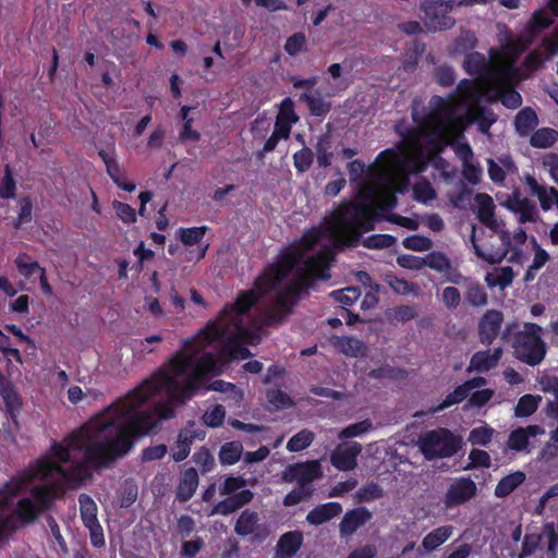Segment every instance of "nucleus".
<instances>
[{
  "label": "nucleus",
  "mask_w": 558,
  "mask_h": 558,
  "mask_svg": "<svg viewBox=\"0 0 558 558\" xmlns=\"http://www.w3.org/2000/svg\"><path fill=\"white\" fill-rule=\"evenodd\" d=\"M225 338V329L216 323H207L196 335L183 341L182 349L172 355L166 367L147 378L146 386L153 384L155 389L166 386L179 402H187L217 372L215 355L203 351Z\"/></svg>",
  "instance_id": "1"
},
{
  "label": "nucleus",
  "mask_w": 558,
  "mask_h": 558,
  "mask_svg": "<svg viewBox=\"0 0 558 558\" xmlns=\"http://www.w3.org/2000/svg\"><path fill=\"white\" fill-rule=\"evenodd\" d=\"M112 420H108L105 411L92 417L78 429L66 436L62 442L53 441L51 454L56 461L38 460L36 463L38 476L45 478L51 473L59 474L65 482L75 486L92 480L93 472H100L109 468L98 466L90 462L88 452L90 448L102 444V434L107 433Z\"/></svg>",
  "instance_id": "2"
},
{
  "label": "nucleus",
  "mask_w": 558,
  "mask_h": 558,
  "mask_svg": "<svg viewBox=\"0 0 558 558\" xmlns=\"http://www.w3.org/2000/svg\"><path fill=\"white\" fill-rule=\"evenodd\" d=\"M157 427L158 420L154 417V413L149 410L138 412L135 409L119 416L116 423L109 426L107 432L114 428V436L109 437L104 433V445L90 448L87 458L90 462H96L98 466L112 468L118 459L131 451L138 437L150 434Z\"/></svg>",
  "instance_id": "3"
},
{
  "label": "nucleus",
  "mask_w": 558,
  "mask_h": 558,
  "mask_svg": "<svg viewBox=\"0 0 558 558\" xmlns=\"http://www.w3.org/2000/svg\"><path fill=\"white\" fill-rule=\"evenodd\" d=\"M377 214L366 196L342 206L326 226V232L333 243L349 246L359 242L363 232L372 231Z\"/></svg>",
  "instance_id": "4"
},
{
  "label": "nucleus",
  "mask_w": 558,
  "mask_h": 558,
  "mask_svg": "<svg viewBox=\"0 0 558 558\" xmlns=\"http://www.w3.org/2000/svg\"><path fill=\"white\" fill-rule=\"evenodd\" d=\"M147 379H145L140 386L135 387L133 390L129 391L125 396L119 398L117 401L111 403L106 410V414L108 415V420H112L113 424L117 418L121 415L128 414L135 409L141 408L144 403H146L150 398L165 390L168 395V399L163 401H159L155 403V405L149 409L151 413H154V417L158 420V424L161 421L171 420L175 416V407L180 404H184L185 402H179L175 398L174 392H170L166 386H161L156 388L151 385L146 386Z\"/></svg>",
  "instance_id": "5"
},
{
  "label": "nucleus",
  "mask_w": 558,
  "mask_h": 558,
  "mask_svg": "<svg viewBox=\"0 0 558 558\" xmlns=\"http://www.w3.org/2000/svg\"><path fill=\"white\" fill-rule=\"evenodd\" d=\"M518 326L517 322L507 324L501 340L511 343L513 356L520 362L532 367L539 365L547 353L543 328L536 323H524L522 330L513 331Z\"/></svg>",
  "instance_id": "6"
},
{
  "label": "nucleus",
  "mask_w": 558,
  "mask_h": 558,
  "mask_svg": "<svg viewBox=\"0 0 558 558\" xmlns=\"http://www.w3.org/2000/svg\"><path fill=\"white\" fill-rule=\"evenodd\" d=\"M245 290L241 291L233 303H228L220 311L218 317L210 323H216L220 328L226 330V337L234 331L248 343L255 344L252 335L244 328L242 316L247 314L251 308L259 301V299L267 292L262 290Z\"/></svg>",
  "instance_id": "7"
},
{
  "label": "nucleus",
  "mask_w": 558,
  "mask_h": 558,
  "mask_svg": "<svg viewBox=\"0 0 558 558\" xmlns=\"http://www.w3.org/2000/svg\"><path fill=\"white\" fill-rule=\"evenodd\" d=\"M303 252L299 248L286 247L277 256V260L268 265L255 279L254 286L262 292L276 289L288 275L303 260Z\"/></svg>",
  "instance_id": "8"
},
{
  "label": "nucleus",
  "mask_w": 558,
  "mask_h": 558,
  "mask_svg": "<svg viewBox=\"0 0 558 558\" xmlns=\"http://www.w3.org/2000/svg\"><path fill=\"white\" fill-rule=\"evenodd\" d=\"M417 447L428 461L450 458L459 451L461 437L448 428L438 427L421 434L417 439Z\"/></svg>",
  "instance_id": "9"
},
{
  "label": "nucleus",
  "mask_w": 558,
  "mask_h": 558,
  "mask_svg": "<svg viewBox=\"0 0 558 558\" xmlns=\"http://www.w3.org/2000/svg\"><path fill=\"white\" fill-rule=\"evenodd\" d=\"M458 0H423L420 10L424 14V25L430 33L451 29L456 19L451 15Z\"/></svg>",
  "instance_id": "10"
},
{
  "label": "nucleus",
  "mask_w": 558,
  "mask_h": 558,
  "mask_svg": "<svg viewBox=\"0 0 558 558\" xmlns=\"http://www.w3.org/2000/svg\"><path fill=\"white\" fill-rule=\"evenodd\" d=\"M477 492L475 482L470 477H459L451 483L445 494L444 504L451 509L470 501Z\"/></svg>",
  "instance_id": "11"
},
{
  "label": "nucleus",
  "mask_w": 558,
  "mask_h": 558,
  "mask_svg": "<svg viewBox=\"0 0 558 558\" xmlns=\"http://www.w3.org/2000/svg\"><path fill=\"white\" fill-rule=\"evenodd\" d=\"M323 474L320 463L317 460L299 462L288 465L283 473V480L288 483L298 482L300 486L307 485Z\"/></svg>",
  "instance_id": "12"
},
{
  "label": "nucleus",
  "mask_w": 558,
  "mask_h": 558,
  "mask_svg": "<svg viewBox=\"0 0 558 558\" xmlns=\"http://www.w3.org/2000/svg\"><path fill=\"white\" fill-rule=\"evenodd\" d=\"M504 314L499 310H487L478 320V340L484 345H490L502 333Z\"/></svg>",
  "instance_id": "13"
},
{
  "label": "nucleus",
  "mask_w": 558,
  "mask_h": 558,
  "mask_svg": "<svg viewBox=\"0 0 558 558\" xmlns=\"http://www.w3.org/2000/svg\"><path fill=\"white\" fill-rule=\"evenodd\" d=\"M204 438L205 432L203 429L195 428V422L190 421L178 434L175 450L171 453L172 460L175 462L184 461L191 452V446L193 442L196 439L202 440Z\"/></svg>",
  "instance_id": "14"
},
{
  "label": "nucleus",
  "mask_w": 558,
  "mask_h": 558,
  "mask_svg": "<svg viewBox=\"0 0 558 558\" xmlns=\"http://www.w3.org/2000/svg\"><path fill=\"white\" fill-rule=\"evenodd\" d=\"M333 259L332 248L325 246L304 260V270L313 275L316 280H328L330 279L329 268Z\"/></svg>",
  "instance_id": "15"
},
{
  "label": "nucleus",
  "mask_w": 558,
  "mask_h": 558,
  "mask_svg": "<svg viewBox=\"0 0 558 558\" xmlns=\"http://www.w3.org/2000/svg\"><path fill=\"white\" fill-rule=\"evenodd\" d=\"M37 475V470H24L5 482L0 488V508L9 506L12 498L22 494Z\"/></svg>",
  "instance_id": "16"
},
{
  "label": "nucleus",
  "mask_w": 558,
  "mask_h": 558,
  "mask_svg": "<svg viewBox=\"0 0 558 558\" xmlns=\"http://www.w3.org/2000/svg\"><path fill=\"white\" fill-rule=\"evenodd\" d=\"M362 451L361 444L353 441L339 445L330 456L331 464L339 471H352L356 468V458Z\"/></svg>",
  "instance_id": "17"
},
{
  "label": "nucleus",
  "mask_w": 558,
  "mask_h": 558,
  "mask_svg": "<svg viewBox=\"0 0 558 558\" xmlns=\"http://www.w3.org/2000/svg\"><path fill=\"white\" fill-rule=\"evenodd\" d=\"M454 95L459 96L460 101L465 105L468 109L481 106V101L484 97V89L477 81L462 78L458 83L454 92L450 94V99L453 98Z\"/></svg>",
  "instance_id": "18"
},
{
  "label": "nucleus",
  "mask_w": 558,
  "mask_h": 558,
  "mask_svg": "<svg viewBox=\"0 0 558 558\" xmlns=\"http://www.w3.org/2000/svg\"><path fill=\"white\" fill-rule=\"evenodd\" d=\"M372 517L373 513L365 507H356L347 511L339 523L340 535L351 536L365 525Z\"/></svg>",
  "instance_id": "19"
},
{
  "label": "nucleus",
  "mask_w": 558,
  "mask_h": 558,
  "mask_svg": "<svg viewBox=\"0 0 558 558\" xmlns=\"http://www.w3.org/2000/svg\"><path fill=\"white\" fill-rule=\"evenodd\" d=\"M298 121L299 117L294 110V102L289 97L284 98L280 104L274 130L276 133L281 134L283 140H288L293 124Z\"/></svg>",
  "instance_id": "20"
},
{
  "label": "nucleus",
  "mask_w": 558,
  "mask_h": 558,
  "mask_svg": "<svg viewBox=\"0 0 558 558\" xmlns=\"http://www.w3.org/2000/svg\"><path fill=\"white\" fill-rule=\"evenodd\" d=\"M41 513V509L32 498L24 497L16 502L14 510L8 518H12L13 523L19 524L20 529L34 523Z\"/></svg>",
  "instance_id": "21"
},
{
  "label": "nucleus",
  "mask_w": 558,
  "mask_h": 558,
  "mask_svg": "<svg viewBox=\"0 0 558 558\" xmlns=\"http://www.w3.org/2000/svg\"><path fill=\"white\" fill-rule=\"evenodd\" d=\"M98 156L101 158L106 166L107 174L118 187L126 192H133L135 190L136 185L134 182H126L124 172L113 154H110L105 149H100L98 151Z\"/></svg>",
  "instance_id": "22"
},
{
  "label": "nucleus",
  "mask_w": 558,
  "mask_h": 558,
  "mask_svg": "<svg viewBox=\"0 0 558 558\" xmlns=\"http://www.w3.org/2000/svg\"><path fill=\"white\" fill-rule=\"evenodd\" d=\"M253 498L254 494L252 490L242 489L232 496L229 495V497L216 504L210 511V515H229L250 504Z\"/></svg>",
  "instance_id": "23"
},
{
  "label": "nucleus",
  "mask_w": 558,
  "mask_h": 558,
  "mask_svg": "<svg viewBox=\"0 0 558 558\" xmlns=\"http://www.w3.org/2000/svg\"><path fill=\"white\" fill-rule=\"evenodd\" d=\"M253 498L254 494L252 490L242 489L232 496L229 495V497L216 504L210 511V515H229L250 504Z\"/></svg>",
  "instance_id": "24"
},
{
  "label": "nucleus",
  "mask_w": 558,
  "mask_h": 558,
  "mask_svg": "<svg viewBox=\"0 0 558 558\" xmlns=\"http://www.w3.org/2000/svg\"><path fill=\"white\" fill-rule=\"evenodd\" d=\"M429 106V117L438 124L439 130L452 122L454 106L449 99L435 95L430 98Z\"/></svg>",
  "instance_id": "25"
},
{
  "label": "nucleus",
  "mask_w": 558,
  "mask_h": 558,
  "mask_svg": "<svg viewBox=\"0 0 558 558\" xmlns=\"http://www.w3.org/2000/svg\"><path fill=\"white\" fill-rule=\"evenodd\" d=\"M0 396L3 400L7 414L15 427H19V414L22 408V398L14 387L13 383L10 380L0 386Z\"/></svg>",
  "instance_id": "26"
},
{
  "label": "nucleus",
  "mask_w": 558,
  "mask_h": 558,
  "mask_svg": "<svg viewBox=\"0 0 558 558\" xmlns=\"http://www.w3.org/2000/svg\"><path fill=\"white\" fill-rule=\"evenodd\" d=\"M502 348H495L493 351L483 350L475 352L471 360L468 371L485 373L495 368L502 356Z\"/></svg>",
  "instance_id": "27"
},
{
  "label": "nucleus",
  "mask_w": 558,
  "mask_h": 558,
  "mask_svg": "<svg viewBox=\"0 0 558 558\" xmlns=\"http://www.w3.org/2000/svg\"><path fill=\"white\" fill-rule=\"evenodd\" d=\"M465 117L470 123L477 124V130L482 134H489L492 125L496 123L498 119L497 114L490 108L482 105L468 108Z\"/></svg>",
  "instance_id": "28"
},
{
  "label": "nucleus",
  "mask_w": 558,
  "mask_h": 558,
  "mask_svg": "<svg viewBox=\"0 0 558 558\" xmlns=\"http://www.w3.org/2000/svg\"><path fill=\"white\" fill-rule=\"evenodd\" d=\"M199 476L195 468L190 466L182 473L175 490V498L180 502H187L195 494Z\"/></svg>",
  "instance_id": "29"
},
{
  "label": "nucleus",
  "mask_w": 558,
  "mask_h": 558,
  "mask_svg": "<svg viewBox=\"0 0 558 558\" xmlns=\"http://www.w3.org/2000/svg\"><path fill=\"white\" fill-rule=\"evenodd\" d=\"M332 344L340 353L349 357H363L367 352L364 341L351 336H335Z\"/></svg>",
  "instance_id": "30"
},
{
  "label": "nucleus",
  "mask_w": 558,
  "mask_h": 558,
  "mask_svg": "<svg viewBox=\"0 0 558 558\" xmlns=\"http://www.w3.org/2000/svg\"><path fill=\"white\" fill-rule=\"evenodd\" d=\"M342 512V506L337 501H329L313 508L306 515V521L312 525H320L338 517Z\"/></svg>",
  "instance_id": "31"
},
{
  "label": "nucleus",
  "mask_w": 558,
  "mask_h": 558,
  "mask_svg": "<svg viewBox=\"0 0 558 558\" xmlns=\"http://www.w3.org/2000/svg\"><path fill=\"white\" fill-rule=\"evenodd\" d=\"M553 13L549 8L537 9L532 13V16L526 25V33L531 39L536 38L543 31L549 28L554 24Z\"/></svg>",
  "instance_id": "32"
},
{
  "label": "nucleus",
  "mask_w": 558,
  "mask_h": 558,
  "mask_svg": "<svg viewBox=\"0 0 558 558\" xmlns=\"http://www.w3.org/2000/svg\"><path fill=\"white\" fill-rule=\"evenodd\" d=\"M303 535L301 532L292 531L282 534L277 543L276 551L280 558H291L301 548Z\"/></svg>",
  "instance_id": "33"
},
{
  "label": "nucleus",
  "mask_w": 558,
  "mask_h": 558,
  "mask_svg": "<svg viewBox=\"0 0 558 558\" xmlns=\"http://www.w3.org/2000/svg\"><path fill=\"white\" fill-rule=\"evenodd\" d=\"M34 501L41 509V512L51 509L58 498V487L53 484L36 485L31 489Z\"/></svg>",
  "instance_id": "34"
},
{
  "label": "nucleus",
  "mask_w": 558,
  "mask_h": 558,
  "mask_svg": "<svg viewBox=\"0 0 558 558\" xmlns=\"http://www.w3.org/2000/svg\"><path fill=\"white\" fill-rule=\"evenodd\" d=\"M452 525L438 526L424 536L422 547L426 553H432L445 544L452 536Z\"/></svg>",
  "instance_id": "35"
},
{
  "label": "nucleus",
  "mask_w": 558,
  "mask_h": 558,
  "mask_svg": "<svg viewBox=\"0 0 558 558\" xmlns=\"http://www.w3.org/2000/svg\"><path fill=\"white\" fill-rule=\"evenodd\" d=\"M465 302L475 308L484 307L488 304V295L481 282L473 278L463 287Z\"/></svg>",
  "instance_id": "36"
},
{
  "label": "nucleus",
  "mask_w": 558,
  "mask_h": 558,
  "mask_svg": "<svg viewBox=\"0 0 558 558\" xmlns=\"http://www.w3.org/2000/svg\"><path fill=\"white\" fill-rule=\"evenodd\" d=\"M537 124V114L531 107H524L514 118V128L521 137L530 135Z\"/></svg>",
  "instance_id": "37"
},
{
  "label": "nucleus",
  "mask_w": 558,
  "mask_h": 558,
  "mask_svg": "<svg viewBox=\"0 0 558 558\" xmlns=\"http://www.w3.org/2000/svg\"><path fill=\"white\" fill-rule=\"evenodd\" d=\"M400 162L401 157L399 153L391 148H387L377 155L375 163L372 165L368 170L374 171L375 169H378L383 174H389L400 166Z\"/></svg>",
  "instance_id": "38"
},
{
  "label": "nucleus",
  "mask_w": 558,
  "mask_h": 558,
  "mask_svg": "<svg viewBox=\"0 0 558 558\" xmlns=\"http://www.w3.org/2000/svg\"><path fill=\"white\" fill-rule=\"evenodd\" d=\"M525 478L526 475L522 471H515L504 476L495 487V496L497 498L508 497L512 492H514L520 485L524 483Z\"/></svg>",
  "instance_id": "39"
},
{
  "label": "nucleus",
  "mask_w": 558,
  "mask_h": 558,
  "mask_svg": "<svg viewBox=\"0 0 558 558\" xmlns=\"http://www.w3.org/2000/svg\"><path fill=\"white\" fill-rule=\"evenodd\" d=\"M514 278V272L512 267L505 266L495 268L492 272H488L485 276V282L489 288L499 287L500 289H505L509 287Z\"/></svg>",
  "instance_id": "40"
},
{
  "label": "nucleus",
  "mask_w": 558,
  "mask_h": 558,
  "mask_svg": "<svg viewBox=\"0 0 558 558\" xmlns=\"http://www.w3.org/2000/svg\"><path fill=\"white\" fill-rule=\"evenodd\" d=\"M489 66L485 56L477 51L466 53L463 61V68L470 75H483L489 71Z\"/></svg>",
  "instance_id": "41"
},
{
  "label": "nucleus",
  "mask_w": 558,
  "mask_h": 558,
  "mask_svg": "<svg viewBox=\"0 0 558 558\" xmlns=\"http://www.w3.org/2000/svg\"><path fill=\"white\" fill-rule=\"evenodd\" d=\"M202 389L205 391H218L226 393L227 398L232 400L234 403H239L243 399V392L234 384L222 379H217L209 384L206 383Z\"/></svg>",
  "instance_id": "42"
},
{
  "label": "nucleus",
  "mask_w": 558,
  "mask_h": 558,
  "mask_svg": "<svg viewBox=\"0 0 558 558\" xmlns=\"http://www.w3.org/2000/svg\"><path fill=\"white\" fill-rule=\"evenodd\" d=\"M78 504L81 520L84 526L95 525V523L99 522L97 518V505L89 495L85 493L81 494L78 496Z\"/></svg>",
  "instance_id": "43"
},
{
  "label": "nucleus",
  "mask_w": 558,
  "mask_h": 558,
  "mask_svg": "<svg viewBox=\"0 0 558 558\" xmlns=\"http://www.w3.org/2000/svg\"><path fill=\"white\" fill-rule=\"evenodd\" d=\"M558 141V131L551 128L537 129L530 136V145L535 148H549Z\"/></svg>",
  "instance_id": "44"
},
{
  "label": "nucleus",
  "mask_w": 558,
  "mask_h": 558,
  "mask_svg": "<svg viewBox=\"0 0 558 558\" xmlns=\"http://www.w3.org/2000/svg\"><path fill=\"white\" fill-rule=\"evenodd\" d=\"M257 522H258L257 512L246 509L238 518L235 525H234V532L239 536H247V535L254 533Z\"/></svg>",
  "instance_id": "45"
},
{
  "label": "nucleus",
  "mask_w": 558,
  "mask_h": 558,
  "mask_svg": "<svg viewBox=\"0 0 558 558\" xmlns=\"http://www.w3.org/2000/svg\"><path fill=\"white\" fill-rule=\"evenodd\" d=\"M317 163L320 168H327L331 165L333 154L331 149V137L329 134H323L317 138L315 146Z\"/></svg>",
  "instance_id": "46"
},
{
  "label": "nucleus",
  "mask_w": 558,
  "mask_h": 558,
  "mask_svg": "<svg viewBox=\"0 0 558 558\" xmlns=\"http://www.w3.org/2000/svg\"><path fill=\"white\" fill-rule=\"evenodd\" d=\"M242 451L243 447L239 441L226 442L219 450V461L222 465H233L240 460Z\"/></svg>",
  "instance_id": "47"
},
{
  "label": "nucleus",
  "mask_w": 558,
  "mask_h": 558,
  "mask_svg": "<svg viewBox=\"0 0 558 558\" xmlns=\"http://www.w3.org/2000/svg\"><path fill=\"white\" fill-rule=\"evenodd\" d=\"M477 205V218L482 223H487L495 216V205L492 196L486 193H477L475 195Z\"/></svg>",
  "instance_id": "48"
},
{
  "label": "nucleus",
  "mask_w": 558,
  "mask_h": 558,
  "mask_svg": "<svg viewBox=\"0 0 558 558\" xmlns=\"http://www.w3.org/2000/svg\"><path fill=\"white\" fill-rule=\"evenodd\" d=\"M497 98L508 109H517L522 105V97L511 85L500 86L497 92Z\"/></svg>",
  "instance_id": "49"
},
{
  "label": "nucleus",
  "mask_w": 558,
  "mask_h": 558,
  "mask_svg": "<svg viewBox=\"0 0 558 558\" xmlns=\"http://www.w3.org/2000/svg\"><path fill=\"white\" fill-rule=\"evenodd\" d=\"M316 279L313 275L306 272L304 269L298 272V276L294 280L290 281L286 287L298 298L303 292L313 288Z\"/></svg>",
  "instance_id": "50"
},
{
  "label": "nucleus",
  "mask_w": 558,
  "mask_h": 558,
  "mask_svg": "<svg viewBox=\"0 0 558 558\" xmlns=\"http://www.w3.org/2000/svg\"><path fill=\"white\" fill-rule=\"evenodd\" d=\"M300 100L306 102L308 110L314 117H324L330 110V105L318 95L314 96L308 93H303L300 96Z\"/></svg>",
  "instance_id": "51"
},
{
  "label": "nucleus",
  "mask_w": 558,
  "mask_h": 558,
  "mask_svg": "<svg viewBox=\"0 0 558 558\" xmlns=\"http://www.w3.org/2000/svg\"><path fill=\"white\" fill-rule=\"evenodd\" d=\"M542 398L539 396L524 395L522 396L514 409V414L518 417H527L534 414L538 408Z\"/></svg>",
  "instance_id": "52"
},
{
  "label": "nucleus",
  "mask_w": 558,
  "mask_h": 558,
  "mask_svg": "<svg viewBox=\"0 0 558 558\" xmlns=\"http://www.w3.org/2000/svg\"><path fill=\"white\" fill-rule=\"evenodd\" d=\"M314 440V433L308 429H302L293 435L287 442V450L290 452H299L307 447Z\"/></svg>",
  "instance_id": "53"
},
{
  "label": "nucleus",
  "mask_w": 558,
  "mask_h": 558,
  "mask_svg": "<svg viewBox=\"0 0 558 558\" xmlns=\"http://www.w3.org/2000/svg\"><path fill=\"white\" fill-rule=\"evenodd\" d=\"M361 296V290L357 287H347L343 289L330 292L329 298L335 302L341 303L344 306L353 305Z\"/></svg>",
  "instance_id": "54"
},
{
  "label": "nucleus",
  "mask_w": 558,
  "mask_h": 558,
  "mask_svg": "<svg viewBox=\"0 0 558 558\" xmlns=\"http://www.w3.org/2000/svg\"><path fill=\"white\" fill-rule=\"evenodd\" d=\"M298 301L299 298L294 295L287 287H284L277 293L274 306L282 311L286 315H290Z\"/></svg>",
  "instance_id": "55"
},
{
  "label": "nucleus",
  "mask_w": 558,
  "mask_h": 558,
  "mask_svg": "<svg viewBox=\"0 0 558 558\" xmlns=\"http://www.w3.org/2000/svg\"><path fill=\"white\" fill-rule=\"evenodd\" d=\"M230 335L227 336L228 340L223 343V352L228 353L231 359H248L252 355L251 351L240 343L238 337H229Z\"/></svg>",
  "instance_id": "56"
},
{
  "label": "nucleus",
  "mask_w": 558,
  "mask_h": 558,
  "mask_svg": "<svg viewBox=\"0 0 558 558\" xmlns=\"http://www.w3.org/2000/svg\"><path fill=\"white\" fill-rule=\"evenodd\" d=\"M207 230V226L180 228V241L186 246L196 245L201 243Z\"/></svg>",
  "instance_id": "57"
},
{
  "label": "nucleus",
  "mask_w": 558,
  "mask_h": 558,
  "mask_svg": "<svg viewBox=\"0 0 558 558\" xmlns=\"http://www.w3.org/2000/svg\"><path fill=\"white\" fill-rule=\"evenodd\" d=\"M15 265L19 272L26 279L32 278L36 272L40 274L43 267L36 260H31L29 256L25 253L20 254L15 258Z\"/></svg>",
  "instance_id": "58"
},
{
  "label": "nucleus",
  "mask_w": 558,
  "mask_h": 558,
  "mask_svg": "<svg viewBox=\"0 0 558 558\" xmlns=\"http://www.w3.org/2000/svg\"><path fill=\"white\" fill-rule=\"evenodd\" d=\"M266 399L276 410L289 409L294 405L292 398L280 389H268Z\"/></svg>",
  "instance_id": "59"
},
{
  "label": "nucleus",
  "mask_w": 558,
  "mask_h": 558,
  "mask_svg": "<svg viewBox=\"0 0 558 558\" xmlns=\"http://www.w3.org/2000/svg\"><path fill=\"white\" fill-rule=\"evenodd\" d=\"M283 49L291 57H295L299 53L306 51L307 43L305 34L298 32L289 36L284 43Z\"/></svg>",
  "instance_id": "60"
},
{
  "label": "nucleus",
  "mask_w": 558,
  "mask_h": 558,
  "mask_svg": "<svg viewBox=\"0 0 558 558\" xmlns=\"http://www.w3.org/2000/svg\"><path fill=\"white\" fill-rule=\"evenodd\" d=\"M425 266L438 271L445 272L446 269L450 268V259L448 256L439 251H433L424 257Z\"/></svg>",
  "instance_id": "61"
},
{
  "label": "nucleus",
  "mask_w": 558,
  "mask_h": 558,
  "mask_svg": "<svg viewBox=\"0 0 558 558\" xmlns=\"http://www.w3.org/2000/svg\"><path fill=\"white\" fill-rule=\"evenodd\" d=\"M16 196V182L10 165L4 166V175L0 183V198L12 199Z\"/></svg>",
  "instance_id": "62"
},
{
  "label": "nucleus",
  "mask_w": 558,
  "mask_h": 558,
  "mask_svg": "<svg viewBox=\"0 0 558 558\" xmlns=\"http://www.w3.org/2000/svg\"><path fill=\"white\" fill-rule=\"evenodd\" d=\"M386 283L392 289V291L399 295H408L414 292L416 286L403 278H398L392 274H388L385 277Z\"/></svg>",
  "instance_id": "63"
},
{
  "label": "nucleus",
  "mask_w": 558,
  "mask_h": 558,
  "mask_svg": "<svg viewBox=\"0 0 558 558\" xmlns=\"http://www.w3.org/2000/svg\"><path fill=\"white\" fill-rule=\"evenodd\" d=\"M193 461L202 469V474H207L215 466V458L210 450L202 446L193 454Z\"/></svg>",
  "instance_id": "64"
}]
</instances>
